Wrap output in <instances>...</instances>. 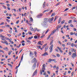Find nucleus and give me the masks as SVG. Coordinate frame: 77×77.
<instances>
[{
  "mask_svg": "<svg viewBox=\"0 0 77 77\" xmlns=\"http://www.w3.org/2000/svg\"><path fill=\"white\" fill-rule=\"evenodd\" d=\"M48 19L45 18H44V21L42 22V24L46 28L48 27V24H47V22L48 21Z\"/></svg>",
  "mask_w": 77,
  "mask_h": 77,
  "instance_id": "nucleus-1",
  "label": "nucleus"
},
{
  "mask_svg": "<svg viewBox=\"0 0 77 77\" xmlns=\"http://www.w3.org/2000/svg\"><path fill=\"white\" fill-rule=\"evenodd\" d=\"M54 19V17H52V18H50L48 19V21L50 23H53V20Z\"/></svg>",
  "mask_w": 77,
  "mask_h": 77,
  "instance_id": "nucleus-2",
  "label": "nucleus"
},
{
  "mask_svg": "<svg viewBox=\"0 0 77 77\" xmlns=\"http://www.w3.org/2000/svg\"><path fill=\"white\" fill-rule=\"evenodd\" d=\"M53 44L51 45L50 47V53L52 51H53Z\"/></svg>",
  "mask_w": 77,
  "mask_h": 77,
  "instance_id": "nucleus-3",
  "label": "nucleus"
},
{
  "mask_svg": "<svg viewBox=\"0 0 77 77\" xmlns=\"http://www.w3.org/2000/svg\"><path fill=\"white\" fill-rule=\"evenodd\" d=\"M77 57V55L76 54V52L73 53L72 56V57L74 59V57Z\"/></svg>",
  "mask_w": 77,
  "mask_h": 77,
  "instance_id": "nucleus-4",
  "label": "nucleus"
},
{
  "mask_svg": "<svg viewBox=\"0 0 77 77\" xmlns=\"http://www.w3.org/2000/svg\"><path fill=\"white\" fill-rule=\"evenodd\" d=\"M43 14H40L38 15L37 16V18H41V17H42Z\"/></svg>",
  "mask_w": 77,
  "mask_h": 77,
  "instance_id": "nucleus-5",
  "label": "nucleus"
},
{
  "mask_svg": "<svg viewBox=\"0 0 77 77\" xmlns=\"http://www.w3.org/2000/svg\"><path fill=\"white\" fill-rule=\"evenodd\" d=\"M37 73V69H36L34 72L33 73L32 75V77H34V76H35V75H36V74Z\"/></svg>",
  "mask_w": 77,
  "mask_h": 77,
  "instance_id": "nucleus-6",
  "label": "nucleus"
},
{
  "mask_svg": "<svg viewBox=\"0 0 77 77\" xmlns=\"http://www.w3.org/2000/svg\"><path fill=\"white\" fill-rule=\"evenodd\" d=\"M29 14V12H28L27 13V14L25 13L24 14V15L25 17H26V16H27V15H28Z\"/></svg>",
  "mask_w": 77,
  "mask_h": 77,
  "instance_id": "nucleus-7",
  "label": "nucleus"
},
{
  "mask_svg": "<svg viewBox=\"0 0 77 77\" xmlns=\"http://www.w3.org/2000/svg\"><path fill=\"white\" fill-rule=\"evenodd\" d=\"M56 32V29L54 30L51 33V35H53V34H54V33H55V32Z\"/></svg>",
  "mask_w": 77,
  "mask_h": 77,
  "instance_id": "nucleus-8",
  "label": "nucleus"
},
{
  "mask_svg": "<svg viewBox=\"0 0 77 77\" xmlns=\"http://www.w3.org/2000/svg\"><path fill=\"white\" fill-rule=\"evenodd\" d=\"M33 60H34V62H36V58H34L33 60L32 61V63H33Z\"/></svg>",
  "mask_w": 77,
  "mask_h": 77,
  "instance_id": "nucleus-9",
  "label": "nucleus"
},
{
  "mask_svg": "<svg viewBox=\"0 0 77 77\" xmlns=\"http://www.w3.org/2000/svg\"><path fill=\"white\" fill-rule=\"evenodd\" d=\"M48 54L47 52H45V53L42 54V56H46V55H48Z\"/></svg>",
  "mask_w": 77,
  "mask_h": 77,
  "instance_id": "nucleus-10",
  "label": "nucleus"
},
{
  "mask_svg": "<svg viewBox=\"0 0 77 77\" xmlns=\"http://www.w3.org/2000/svg\"><path fill=\"white\" fill-rule=\"evenodd\" d=\"M45 2H44V3H43V4L42 5V6H43V8H45V6H46V5H45Z\"/></svg>",
  "mask_w": 77,
  "mask_h": 77,
  "instance_id": "nucleus-11",
  "label": "nucleus"
},
{
  "mask_svg": "<svg viewBox=\"0 0 77 77\" xmlns=\"http://www.w3.org/2000/svg\"><path fill=\"white\" fill-rule=\"evenodd\" d=\"M37 45H42V44H41V41H38V42Z\"/></svg>",
  "mask_w": 77,
  "mask_h": 77,
  "instance_id": "nucleus-12",
  "label": "nucleus"
},
{
  "mask_svg": "<svg viewBox=\"0 0 77 77\" xmlns=\"http://www.w3.org/2000/svg\"><path fill=\"white\" fill-rule=\"evenodd\" d=\"M45 64H43L42 65V69H44L45 70Z\"/></svg>",
  "mask_w": 77,
  "mask_h": 77,
  "instance_id": "nucleus-13",
  "label": "nucleus"
},
{
  "mask_svg": "<svg viewBox=\"0 0 77 77\" xmlns=\"http://www.w3.org/2000/svg\"><path fill=\"white\" fill-rule=\"evenodd\" d=\"M54 40L53 38H52L51 40V42L50 43V45H51L53 44V42Z\"/></svg>",
  "mask_w": 77,
  "mask_h": 77,
  "instance_id": "nucleus-14",
  "label": "nucleus"
},
{
  "mask_svg": "<svg viewBox=\"0 0 77 77\" xmlns=\"http://www.w3.org/2000/svg\"><path fill=\"white\" fill-rule=\"evenodd\" d=\"M29 55H30V56H33V52H31L30 53Z\"/></svg>",
  "mask_w": 77,
  "mask_h": 77,
  "instance_id": "nucleus-15",
  "label": "nucleus"
},
{
  "mask_svg": "<svg viewBox=\"0 0 77 77\" xmlns=\"http://www.w3.org/2000/svg\"><path fill=\"white\" fill-rule=\"evenodd\" d=\"M52 61H53V59H49L48 60V62H50V63L51 62H52Z\"/></svg>",
  "mask_w": 77,
  "mask_h": 77,
  "instance_id": "nucleus-16",
  "label": "nucleus"
},
{
  "mask_svg": "<svg viewBox=\"0 0 77 77\" xmlns=\"http://www.w3.org/2000/svg\"><path fill=\"white\" fill-rule=\"evenodd\" d=\"M30 30H31L32 31H34V29H33V28L32 26L30 27Z\"/></svg>",
  "mask_w": 77,
  "mask_h": 77,
  "instance_id": "nucleus-17",
  "label": "nucleus"
},
{
  "mask_svg": "<svg viewBox=\"0 0 77 77\" xmlns=\"http://www.w3.org/2000/svg\"><path fill=\"white\" fill-rule=\"evenodd\" d=\"M38 37L39 38V36L38 37L37 35H35L34 36V38H35V39H37V38H38Z\"/></svg>",
  "mask_w": 77,
  "mask_h": 77,
  "instance_id": "nucleus-18",
  "label": "nucleus"
},
{
  "mask_svg": "<svg viewBox=\"0 0 77 77\" xmlns=\"http://www.w3.org/2000/svg\"><path fill=\"white\" fill-rule=\"evenodd\" d=\"M48 48V47H46L45 48V51H46L47 50Z\"/></svg>",
  "mask_w": 77,
  "mask_h": 77,
  "instance_id": "nucleus-19",
  "label": "nucleus"
},
{
  "mask_svg": "<svg viewBox=\"0 0 77 77\" xmlns=\"http://www.w3.org/2000/svg\"><path fill=\"white\" fill-rule=\"evenodd\" d=\"M3 49H4V50H6V51H8V47H6L5 48H4Z\"/></svg>",
  "mask_w": 77,
  "mask_h": 77,
  "instance_id": "nucleus-20",
  "label": "nucleus"
},
{
  "mask_svg": "<svg viewBox=\"0 0 77 77\" xmlns=\"http://www.w3.org/2000/svg\"><path fill=\"white\" fill-rule=\"evenodd\" d=\"M70 17H71V18H72V19H73V20H75V19H76V18L75 17H74L72 16Z\"/></svg>",
  "mask_w": 77,
  "mask_h": 77,
  "instance_id": "nucleus-21",
  "label": "nucleus"
},
{
  "mask_svg": "<svg viewBox=\"0 0 77 77\" xmlns=\"http://www.w3.org/2000/svg\"><path fill=\"white\" fill-rule=\"evenodd\" d=\"M33 38V36H32L31 37H29L28 38V39L30 40L31 39H32Z\"/></svg>",
  "mask_w": 77,
  "mask_h": 77,
  "instance_id": "nucleus-22",
  "label": "nucleus"
},
{
  "mask_svg": "<svg viewBox=\"0 0 77 77\" xmlns=\"http://www.w3.org/2000/svg\"><path fill=\"white\" fill-rule=\"evenodd\" d=\"M50 36H51V35H49L48 37L47 38V40H48V39H49V38H50Z\"/></svg>",
  "mask_w": 77,
  "mask_h": 77,
  "instance_id": "nucleus-23",
  "label": "nucleus"
},
{
  "mask_svg": "<svg viewBox=\"0 0 77 77\" xmlns=\"http://www.w3.org/2000/svg\"><path fill=\"white\" fill-rule=\"evenodd\" d=\"M34 54H35V56H36V54H37V53H36V51H34Z\"/></svg>",
  "mask_w": 77,
  "mask_h": 77,
  "instance_id": "nucleus-24",
  "label": "nucleus"
},
{
  "mask_svg": "<svg viewBox=\"0 0 77 77\" xmlns=\"http://www.w3.org/2000/svg\"><path fill=\"white\" fill-rule=\"evenodd\" d=\"M55 59H53V61H54V62H55V63H56L57 62V61H56V60Z\"/></svg>",
  "mask_w": 77,
  "mask_h": 77,
  "instance_id": "nucleus-25",
  "label": "nucleus"
},
{
  "mask_svg": "<svg viewBox=\"0 0 77 77\" xmlns=\"http://www.w3.org/2000/svg\"><path fill=\"white\" fill-rule=\"evenodd\" d=\"M47 45V44H45L42 47H43V48H44L45 47H46V46Z\"/></svg>",
  "mask_w": 77,
  "mask_h": 77,
  "instance_id": "nucleus-26",
  "label": "nucleus"
},
{
  "mask_svg": "<svg viewBox=\"0 0 77 77\" xmlns=\"http://www.w3.org/2000/svg\"><path fill=\"white\" fill-rule=\"evenodd\" d=\"M30 20L31 21H32V22L33 21V19L32 18V17L30 18Z\"/></svg>",
  "mask_w": 77,
  "mask_h": 77,
  "instance_id": "nucleus-27",
  "label": "nucleus"
},
{
  "mask_svg": "<svg viewBox=\"0 0 77 77\" xmlns=\"http://www.w3.org/2000/svg\"><path fill=\"white\" fill-rule=\"evenodd\" d=\"M33 67H36V63H34L33 65Z\"/></svg>",
  "mask_w": 77,
  "mask_h": 77,
  "instance_id": "nucleus-28",
  "label": "nucleus"
},
{
  "mask_svg": "<svg viewBox=\"0 0 77 77\" xmlns=\"http://www.w3.org/2000/svg\"><path fill=\"white\" fill-rule=\"evenodd\" d=\"M5 44H6V45H8V42L6 41H5Z\"/></svg>",
  "mask_w": 77,
  "mask_h": 77,
  "instance_id": "nucleus-29",
  "label": "nucleus"
},
{
  "mask_svg": "<svg viewBox=\"0 0 77 77\" xmlns=\"http://www.w3.org/2000/svg\"><path fill=\"white\" fill-rule=\"evenodd\" d=\"M54 14H55V13H53L51 15V17H53V16Z\"/></svg>",
  "mask_w": 77,
  "mask_h": 77,
  "instance_id": "nucleus-30",
  "label": "nucleus"
},
{
  "mask_svg": "<svg viewBox=\"0 0 77 77\" xmlns=\"http://www.w3.org/2000/svg\"><path fill=\"white\" fill-rule=\"evenodd\" d=\"M64 23H65V20H63L61 22V24H63Z\"/></svg>",
  "mask_w": 77,
  "mask_h": 77,
  "instance_id": "nucleus-31",
  "label": "nucleus"
},
{
  "mask_svg": "<svg viewBox=\"0 0 77 77\" xmlns=\"http://www.w3.org/2000/svg\"><path fill=\"white\" fill-rule=\"evenodd\" d=\"M72 20H70L69 21V24H70L71 23V22H72Z\"/></svg>",
  "mask_w": 77,
  "mask_h": 77,
  "instance_id": "nucleus-32",
  "label": "nucleus"
},
{
  "mask_svg": "<svg viewBox=\"0 0 77 77\" xmlns=\"http://www.w3.org/2000/svg\"><path fill=\"white\" fill-rule=\"evenodd\" d=\"M58 43H59L60 45H62V44H61V42L60 41L58 40Z\"/></svg>",
  "mask_w": 77,
  "mask_h": 77,
  "instance_id": "nucleus-33",
  "label": "nucleus"
},
{
  "mask_svg": "<svg viewBox=\"0 0 77 77\" xmlns=\"http://www.w3.org/2000/svg\"><path fill=\"white\" fill-rule=\"evenodd\" d=\"M6 26L7 27H10V25H6Z\"/></svg>",
  "mask_w": 77,
  "mask_h": 77,
  "instance_id": "nucleus-34",
  "label": "nucleus"
},
{
  "mask_svg": "<svg viewBox=\"0 0 77 77\" xmlns=\"http://www.w3.org/2000/svg\"><path fill=\"white\" fill-rule=\"evenodd\" d=\"M71 46L72 47H74V44L73 43H72L71 44Z\"/></svg>",
  "mask_w": 77,
  "mask_h": 77,
  "instance_id": "nucleus-35",
  "label": "nucleus"
},
{
  "mask_svg": "<svg viewBox=\"0 0 77 77\" xmlns=\"http://www.w3.org/2000/svg\"><path fill=\"white\" fill-rule=\"evenodd\" d=\"M67 45H71V43L70 42H69L67 43Z\"/></svg>",
  "mask_w": 77,
  "mask_h": 77,
  "instance_id": "nucleus-36",
  "label": "nucleus"
},
{
  "mask_svg": "<svg viewBox=\"0 0 77 77\" xmlns=\"http://www.w3.org/2000/svg\"><path fill=\"white\" fill-rule=\"evenodd\" d=\"M5 24V23L4 22H2L1 23V24H0V26L1 25H3V24Z\"/></svg>",
  "mask_w": 77,
  "mask_h": 77,
  "instance_id": "nucleus-37",
  "label": "nucleus"
},
{
  "mask_svg": "<svg viewBox=\"0 0 77 77\" xmlns=\"http://www.w3.org/2000/svg\"><path fill=\"white\" fill-rule=\"evenodd\" d=\"M61 27V25H60V24L59 25V26H58V28H60V27Z\"/></svg>",
  "mask_w": 77,
  "mask_h": 77,
  "instance_id": "nucleus-38",
  "label": "nucleus"
},
{
  "mask_svg": "<svg viewBox=\"0 0 77 77\" xmlns=\"http://www.w3.org/2000/svg\"><path fill=\"white\" fill-rule=\"evenodd\" d=\"M55 51H57V52H58V51H59V50H58L56 48L55 49Z\"/></svg>",
  "mask_w": 77,
  "mask_h": 77,
  "instance_id": "nucleus-39",
  "label": "nucleus"
},
{
  "mask_svg": "<svg viewBox=\"0 0 77 77\" xmlns=\"http://www.w3.org/2000/svg\"><path fill=\"white\" fill-rule=\"evenodd\" d=\"M20 63H21V60L20 61L19 63V64L18 65V67H19V66H20Z\"/></svg>",
  "mask_w": 77,
  "mask_h": 77,
  "instance_id": "nucleus-40",
  "label": "nucleus"
},
{
  "mask_svg": "<svg viewBox=\"0 0 77 77\" xmlns=\"http://www.w3.org/2000/svg\"><path fill=\"white\" fill-rule=\"evenodd\" d=\"M57 48H58V50H60V48H59V47H57Z\"/></svg>",
  "mask_w": 77,
  "mask_h": 77,
  "instance_id": "nucleus-41",
  "label": "nucleus"
},
{
  "mask_svg": "<svg viewBox=\"0 0 77 77\" xmlns=\"http://www.w3.org/2000/svg\"><path fill=\"white\" fill-rule=\"evenodd\" d=\"M69 55H70V56H71V52L70 51H69Z\"/></svg>",
  "mask_w": 77,
  "mask_h": 77,
  "instance_id": "nucleus-42",
  "label": "nucleus"
},
{
  "mask_svg": "<svg viewBox=\"0 0 77 77\" xmlns=\"http://www.w3.org/2000/svg\"><path fill=\"white\" fill-rule=\"evenodd\" d=\"M6 20L8 22V23H9V22H10L11 21H10L8 19H6Z\"/></svg>",
  "mask_w": 77,
  "mask_h": 77,
  "instance_id": "nucleus-43",
  "label": "nucleus"
},
{
  "mask_svg": "<svg viewBox=\"0 0 77 77\" xmlns=\"http://www.w3.org/2000/svg\"><path fill=\"white\" fill-rule=\"evenodd\" d=\"M23 55L22 56L21 58V61H22V60H23Z\"/></svg>",
  "mask_w": 77,
  "mask_h": 77,
  "instance_id": "nucleus-44",
  "label": "nucleus"
},
{
  "mask_svg": "<svg viewBox=\"0 0 77 77\" xmlns=\"http://www.w3.org/2000/svg\"><path fill=\"white\" fill-rule=\"evenodd\" d=\"M19 20H18L17 21H16V24H18V23H19Z\"/></svg>",
  "mask_w": 77,
  "mask_h": 77,
  "instance_id": "nucleus-45",
  "label": "nucleus"
},
{
  "mask_svg": "<svg viewBox=\"0 0 77 77\" xmlns=\"http://www.w3.org/2000/svg\"><path fill=\"white\" fill-rule=\"evenodd\" d=\"M47 73L48 74H50V71H47Z\"/></svg>",
  "mask_w": 77,
  "mask_h": 77,
  "instance_id": "nucleus-46",
  "label": "nucleus"
},
{
  "mask_svg": "<svg viewBox=\"0 0 77 77\" xmlns=\"http://www.w3.org/2000/svg\"><path fill=\"white\" fill-rule=\"evenodd\" d=\"M70 26L71 27H74V26H73V25H72V24H71L70 25Z\"/></svg>",
  "mask_w": 77,
  "mask_h": 77,
  "instance_id": "nucleus-47",
  "label": "nucleus"
},
{
  "mask_svg": "<svg viewBox=\"0 0 77 77\" xmlns=\"http://www.w3.org/2000/svg\"><path fill=\"white\" fill-rule=\"evenodd\" d=\"M7 18H8V19H11V17L9 16L7 17Z\"/></svg>",
  "mask_w": 77,
  "mask_h": 77,
  "instance_id": "nucleus-48",
  "label": "nucleus"
},
{
  "mask_svg": "<svg viewBox=\"0 0 77 77\" xmlns=\"http://www.w3.org/2000/svg\"><path fill=\"white\" fill-rule=\"evenodd\" d=\"M27 42H28V43H30V40H27Z\"/></svg>",
  "mask_w": 77,
  "mask_h": 77,
  "instance_id": "nucleus-49",
  "label": "nucleus"
},
{
  "mask_svg": "<svg viewBox=\"0 0 77 77\" xmlns=\"http://www.w3.org/2000/svg\"><path fill=\"white\" fill-rule=\"evenodd\" d=\"M52 56H53V57H56V56L54 55V54L52 55Z\"/></svg>",
  "mask_w": 77,
  "mask_h": 77,
  "instance_id": "nucleus-50",
  "label": "nucleus"
},
{
  "mask_svg": "<svg viewBox=\"0 0 77 77\" xmlns=\"http://www.w3.org/2000/svg\"><path fill=\"white\" fill-rule=\"evenodd\" d=\"M68 8H66L64 10V11L65 12V11H68Z\"/></svg>",
  "mask_w": 77,
  "mask_h": 77,
  "instance_id": "nucleus-51",
  "label": "nucleus"
},
{
  "mask_svg": "<svg viewBox=\"0 0 77 77\" xmlns=\"http://www.w3.org/2000/svg\"><path fill=\"white\" fill-rule=\"evenodd\" d=\"M49 31V29H48V30L45 33V34H46V33H47Z\"/></svg>",
  "mask_w": 77,
  "mask_h": 77,
  "instance_id": "nucleus-52",
  "label": "nucleus"
},
{
  "mask_svg": "<svg viewBox=\"0 0 77 77\" xmlns=\"http://www.w3.org/2000/svg\"><path fill=\"white\" fill-rule=\"evenodd\" d=\"M10 42L12 44H14V42L12 41H10Z\"/></svg>",
  "mask_w": 77,
  "mask_h": 77,
  "instance_id": "nucleus-53",
  "label": "nucleus"
},
{
  "mask_svg": "<svg viewBox=\"0 0 77 77\" xmlns=\"http://www.w3.org/2000/svg\"><path fill=\"white\" fill-rule=\"evenodd\" d=\"M57 57H59V56H60V55L59 54H57Z\"/></svg>",
  "mask_w": 77,
  "mask_h": 77,
  "instance_id": "nucleus-54",
  "label": "nucleus"
},
{
  "mask_svg": "<svg viewBox=\"0 0 77 77\" xmlns=\"http://www.w3.org/2000/svg\"><path fill=\"white\" fill-rule=\"evenodd\" d=\"M70 35H73V33L72 32H70Z\"/></svg>",
  "mask_w": 77,
  "mask_h": 77,
  "instance_id": "nucleus-55",
  "label": "nucleus"
},
{
  "mask_svg": "<svg viewBox=\"0 0 77 77\" xmlns=\"http://www.w3.org/2000/svg\"><path fill=\"white\" fill-rule=\"evenodd\" d=\"M1 39L2 40H3V41H6V40H5V39H3V38H1Z\"/></svg>",
  "mask_w": 77,
  "mask_h": 77,
  "instance_id": "nucleus-56",
  "label": "nucleus"
},
{
  "mask_svg": "<svg viewBox=\"0 0 77 77\" xmlns=\"http://www.w3.org/2000/svg\"><path fill=\"white\" fill-rule=\"evenodd\" d=\"M8 9L9 11H10L11 10V8L9 7L7 8Z\"/></svg>",
  "mask_w": 77,
  "mask_h": 77,
  "instance_id": "nucleus-57",
  "label": "nucleus"
},
{
  "mask_svg": "<svg viewBox=\"0 0 77 77\" xmlns=\"http://www.w3.org/2000/svg\"><path fill=\"white\" fill-rule=\"evenodd\" d=\"M44 36H45V35H43L41 36V38H43Z\"/></svg>",
  "mask_w": 77,
  "mask_h": 77,
  "instance_id": "nucleus-58",
  "label": "nucleus"
},
{
  "mask_svg": "<svg viewBox=\"0 0 77 77\" xmlns=\"http://www.w3.org/2000/svg\"><path fill=\"white\" fill-rule=\"evenodd\" d=\"M7 6H8V7H9V6H10L9 4H7Z\"/></svg>",
  "mask_w": 77,
  "mask_h": 77,
  "instance_id": "nucleus-59",
  "label": "nucleus"
},
{
  "mask_svg": "<svg viewBox=\"0 0 77 77\" xmlns=\"http://www.w3.org/2000/svg\"><path fill=\"white\" fill-rule=\"evenodd\" d=\"M53 12V10H51L49 12V13L50 14H51V12Z\"/></svg>",
  "mask_w": 77,
  "mask_h": 77,
  "instance_id": "nucleus-60",
  "label": "nucleus"
},
{
  "mask_svg": "<svg viewBox=\"0 0 77 77\" xmlns=\"http://www.w3.org/2000/svg\"><path fill=\"white\" fill-rule=\"evenodd\" d=\"M50 9H48L46 10V11H47V12H48V11H50Z\"/></svg>",
  "mask_w": 77,
  "mask_h": 77,
  "instance_id": "nucleus-61",
  "label": "nucleus"
},
{
  "mask_svg": "<svg viewBox=\"0 0 77 77\" xmlns=\"http://www.w3.org/2000/svg\"><path fill=\"white\" fill-rule=\"evenodd\" d=\"M11 52L10 51H9V53H8L9 55H11Z\"/></svg>",
  "mask_w": 77,
  "mask_h": 77,
  "instance_id": "nucleus-62",
  "label": "nucleus"
},
{
  "mask_svg": "<svg viewBox=\"0 0 77 77\" xmlns=\"http://www.w3.org/2000/svg\"><path fill=\"white\" fill-rule=\"evenodd\" d=\"M44 70H43V69H42V72H44Z\"/></svg>",
  "mask_w": 77,
  "mask_h": 77,
  "instance_id": "nucleus-63",
  "label": "nucleus"
},
{
  "mask_svg": "<svg viewBox=\"0 0 77 77\" xmlns=\"http://www.w3.org/2000/svg\"><path fill=\"white\" fill-rule=\"evenodd\" d=\"M22 45H23V46H24V45H25V44L23 43L22 44Z\"/></svg>",
  "mask_w": 77,
  "mask_h": 77,
  "instance_id": "nucleus-64",
  "label": "nucleus"
}]
</instances>
